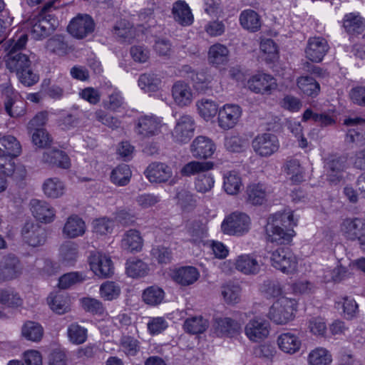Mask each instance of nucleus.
I'll return each mask as SVG.
<instances>
[{"label":"nucleus","mask_w":365,"mask_h":365,"mask_svg":"<svg viewBox=\"0 0 365 365\" xmlns=\"http://www.w3.org/2000/svg\"><path fill=\"white\" fill-rule=\"evenodd\" d=\"M291 225H296L291 212H277L269 216L265 226L268 241L278 245L289 243L292 240V235L284 228Z\"/></svg>","instance_id":"1"},{"label":"nucleus","mask_w":365,"mask_h":365,"mask_svg":"<svg viewBox=\"0 0 365 365\" xmlns=\"http://www.w3.org/2000/svg\"><path fill=\"white\" fill-rule=\"evenodd\" d=\"M28 40L27 35H21L17 40L10 39L7 41L6 49L8 51L6 59V68L16 75L26 71L31 66V61L28 55L23 53Z\"/></svg>","instance_id":"2"},{"label":"nucleus","mask_w":365,"mask_h":365,"mask_svg":"<svg viewBox=\"0 0 365 365\" xmlns=\"http://www.w3.org/2000/svg\"><path fill=\"white\" fill-rule=\"evenodd\" d=\"M54 1L46 3L38 15L30 19L31 33L35 39H40L46 37L51 31L54 30L56 20L51 14L54 7Z\"/></svg>","instance_id":"3"},{"label":"nucleus","mask_w":365,"mask_h":365,"mask_svg":"<svg viewBox=\"0 0 365 365\" xmlns=\"http://www.w3.org/2000/svg\"><path fill=\"white\" fill-rule=\"evenodd\" d=\"M295 299L281 297L270 307L268 316L271 320L277 324H285L294 318V311L296 310Z\"/></svg>","instance_id":"4"},{"label":"nucleus","mask_w":365,"mask_h":365,"mask_svg":"<svg viewBox=\"0 0 365 365\" xmlns=\"http://www.w3.org/2000/svg\"><path fill=\"white\" fill-rule=\"evenodd\" d=\"M270 260L274 268L287 274L294 271L297 264V257L287 247H280L274 250Z\"/></svg>","instance_id":"5"},{"label":"nucleus","mask_w":365,"mask_h":365,"mask_svg":"<svg viewBox=\"0 0 365 365\" xmlns=\"http://www.w3.org/2000/svg\"><path fill=\"white\" fill-rule=\"evenodd\" d=\"M250 218L243 212H235L227 216L222 223V230L230 235H242L250 230Z\"/></svg>","instance_id":"6"},{"label":"nucleus","mask_w":365,"mask_h":365,"mask_svg":"<svg viewBox=\"0 0 365 365\" xmlns=\"http://www.w3.org/2000/svg\"><path fill=\"white\" fill-rule=\"evenodd\" d=\"M21 236L24 243L34 247L44 245L47 237L45 228L34 221H27L24 224Z\"/></svg>","instance_id":"7"},{"label":"nucleus","mask_w":365,"mask_h":365,"mask_svg":"<svg viewBox=\"0 0 365 365\" xmlns=\"http://www.w3.org/2000/svg\"><path fill=\"white\" fill-rule=\"evenodd\" d=\"M254 151L262 157H269L276 153L279 148L277 137L272 133L257 135L252 142Z\"/></svg>","instance_id":"8"},{"label":"nucleus","mask_w":365,"mask_h":365,"mask_svg":"<svg viewBox=\"0 0 365 365\" xmlns=\"http://www.w3.org/2000/svg\"><path fill=\"white\" fill-rule=\"evenodd\" d=\"M247 87L255 93L270 95L277 89V83L273 76L262 73L252 76L247 81Z\"/></svg>","instance_id":"9"},{"label":"nucleus","mask_w":365,"mask_h":365,"mask_svg":"<svg viewBox=\"0 0 365 365\" xmlns=\"http://www.w3.org/2000/svg\"><path fill=\"white\" fill-rule=\"evenodd\" d=\"M95 23L88 14H79L73 19L68 26V32L74 37L82 39L93 32Z\"/></svg>","instance_id":"10"},{"label":"nucleus","mask_w":365,"mask_h":365,"mask_svg":"<svg viewBox=\"0 0 365 365\" xmlns=\"http://www.w3.org/2000/svg\"><path fill=\"white\" fill-rule=\"evenodd\" d=\"M269 322L262 318L255 317L250 319L245 327L247 338L252 341H259L267 337L269 333Z\"/></svg>","instance_id":"11"},{"label":"nucleus","mask_w":365,"mask_h":365,"mask_svg":"<svg viewBox=\"0 0 365 365\" xmlns=\"http://www.w3.org/2000/svg\"><path fill=\"white\" fill-rule=\"evenodd\" d=\"M329 49L327 40L322 37H311L305 48L306 57L312 62H320Z\"/></svg>","instance_id":"12"},{"label":"nucleus","mask_w":365,"mask_h":365,"mask_svg":"<svg viewBox=\"0 0 365 365\" xmlns=\"http://www.w3.org/2000/svg\"><path fill=\"white\" fill-rule=\"evenodd\" d=\"M195 121L189 115H182L178 120L173 132V136L177 142L187 143L193 136Z\"/></svg>","instance_id":"13"},{"label":"nucleus","mask_w":365,"mask_h":365,"mask_svg":"<svg viewBox=\"0 0 365 365\" xmlns=\"http://www.w3.org/2000/svg\"><path fill=\"white\" fill-rule=\"evenodd\" d=\"M48 112L41 111L28 123L27 130L31 135V139L34 144H40L42 145L43 141L40 140L39 136H48V131L43 128L48 120Z\"/></svg>","instance_id":"14"},{"label":"nucleus","mask_w":365,"mask_h":365,"mask_svg":"<svg viewBox=\"0 0 365 365\" xmlns=\"http://www.w3.org/2000/svg\"><path fill=\"white\" fill-rule=\"evenodd\" d=\"M89 264L94 274L100 277H109L113 274L111 259L101 253H93L89 257Z\"/></svg>","instance_id":"15"},{"label":"nucleus","mask_w":365,"mask_h":365,"mask_svg":"<svg viewBox=\"0 0 365 365\" xmlns=\"http://www.w3.org/2000/svg\"><path fill=\"white\" fill-rule=\"evenodd\" d=\"M29 205L31 213L37 220L43 223H50L54 220L56 210L48 202L32 199Z\"/></svg>","instance_id":"16"},{"label":"nucleus","mask_w":365,"mask_h":365,"mask_svg":"<svg viewBox=\"0 0 365 365\" xmlns=\"http://www.w3.org/2000/svg\"><path fill=\"white\" fill-rule=\"evenodd\" d=\"M160 120L150 115H144L139 118L137 120L135 131L143 138H150L160 133Z\"/></svg>","instance_id":"17"},{"label":"nucleus","mask_w":365,"mask_h":365,"mask_svg":"<svg viewBox=\"0 0 365 365\" xmlns=\"http://www.w3.org/2000/svg\"><path fill=\"white\" fill-rule=\"evenodd\" d=\"M242 110L239 106L227 104L218 112V123L220 127L225 130L232 128L238 122Z\"/></svg>","instance_id":"18"},{"label":"nucleus","mask_w":365,"mask_h":365,"mask_svg":"<svg viewBox=\"0 0 365 365\" xmlns=\"http://www.w3.org/2000/svg\"><path fill=\"white\" fill-rule=\"evenodd\" d=\"M213 328L218 336L232 337L240 334L241 324L230 317H216L214 319Z\"/></svg>","instance_id":"19"},{"label":"nucleus","mask_w":365,"mask_h":365,"mask_svg":"<svg viewBox=\"0 0 365 365\" xmlns=\"http://www.w3.org/2000/svg\"><path fill=\"white\" fill-rule=\"evenodd\" d=\"M215 145L210 138L205 136L197 137L190 145V151L195 158L207 159L215 151Z\"/></svg>","instance_id":"20"},{"label":"nucleus","mask_w":365,"mask_h":365,"mask_svg":"<svg viewBox=\"0 0 365 365\" xmlns=\"http://www.w3.org/2000/svg\"><path fill=\"white\" fill-rule=\"evenodd\" d=\"M145 174L150 182L161 183L167 182L172 177L173 172L166 164L155 162L148 165Z\"/></svg>","instance_id":"21"},{"label":"nucleus","mask_w":365,"mask_h":365,"mask_svg":"<svg viewBox=\"0 0 365 365\" xmlns=\"http://www.w3.org/2000/svg\"><path fill=\"white\" fill-rule=\"evenodd\" d=\"M21 274L19 259L14 255L4 256L0 262V278L10 280L16 278Z\"/></svg>","instance_id":"22"},{"label":"nucleus","mask_w":365,"mask_h":365,"mask_svg":"<svg viewBox=\"0 0 365 365\" xmlns=\"http://www.w3.org/2000/svg\"><path fill=\"white\" fill-rule=\"evenodd\" d=\"M42 162L50 167L68 169L71 166L68 155L58 149H48L43 152Z\"/></svg>","instance_id":"23"},{"label":"nucleus","mask_w":365,"mask_h":365,"mask_svg":"<svg viewBox=\"0 0 365 365\" xmlns=\"http://www.w3.org/2000/svg\"><path fill=\"white\" fill-rule=\"evenodd\" d=\"M364 220L358 217L345 219L341 224L343 235L350 240L359 241L364 235Z\"/></svg>","instance_id":"24"},{"label":"nucleus","mask_w":365,"mask_h":365,"mask_svg":"<svg viewBox=\"0 0 365 365\" xmlns=\"http://www.w3.org/2000/svg\"><path fill=\"white\" fill-rule=\"evenodd\" d=\"M172 96L174 102L180 107L189 106L193 98L192 89L184 81H178L172 87Z\"/></svg>","instance_id":"25"},{"label":"nucleus","mask_w":365,"mask_h":365,"mask_svg":"<svg viewBox=\"0 0 365 365\" xmlns=\"http://www.w3.org/2000/svg\"><path fill=\"white\" fill-rule=\"evenodd\" d=\"M230 51L227 47L221 43L212 45L208 50V63L214 67L220 68L225 66L229 61Z\"/></svg>","instance_id":"26"},{"label":"nucleus","mask_w":365,"mask_h":365,"mask_svg":"<svg viewBox=\"0 0 365 365\" xmlns=\"http://www.w3.org/2000/svg\"><path fill=\"white\" fill-rule=\"evenodd\" d=\"M277 341L279 349L289 354L299 351L302 345L299 338L291 332L282 333L277 337Z\"/></svg>","instance_id":"27"},{"label":"nucleus","mask_w":365,"mask_h":365,"mask_svg":"<svg viewBox=\"0 0 365 365\" xmlns=\"http://www.w3.org/2000/svg\"><path fill=\"white\" fill-rule=\"evenodd\" d=\"M172 14L175 21L182 26H190L193 22L191 10L184 1H177L173 4Z\"/></svg>","instance_id":"28"},{"label":"nucleus","mask_w":365,"mask_h":365,"mask_svg":"<svg viewBox=\"0 0 365 365\" xmlns=\"http://www.w3.org/2000/svg\"><path fill=\"white\" fill-rule=\"evenodd\" d=\"M85 232V222L76 215H73L67 219L63 229V233L68 238L82 236Z\"/></svg>","instance_id":"29"},{"label":"nucleus","mask_w":365,"mask_h":365,"mask_svg":"<svg viewBox=\"0 0 365 365\" xmlns=\"http://www.w3.org/2000/svg\"><path fill=\"white\" fill-rule=\"evenodd\" d=\"M199 272L194 267H182L173 274V280L182 286H189L195 283L199 278Z\"/></svg>","instance_id":"30"},{"label":"nucleus","mask_w":365,"mask_h":365,"mask_svg":"<svg viewBox=\"0 0 365 365\" xmlns=\"http://www.w3.org/2000/svg\"><path fill=\"white\" fill-rule=\"evenodd\" d=\"M235 267L245 274H256L261 268L257 258L250 255L239 256L235 262Z\"/></svg>","instance_id":"31"},{"label":"nucleus","mask_w":365,"mask_h":365,"mask_svg":"<svg viewBox=\"0 0 365 365\" xmlns=\"http://www.w3.org/2000/svg\"><path fill=\"white\" fill-rule=\"evenodd\" d=\"M343 26L349 35L357 36L365 30V21L359 14L350 13L345 15Z\"/></svg>","instance_id":"32"},{"label":"nucleus","mask_w":365,"mask_h":365,"mask_svg":"<svg viewBox=\"0 0 365 365\" xmlns=\"http://www.w3.org/2000/svg\"><path fill=\"white\" fill-rule=\"evenodd\" d=\"M47 300L50 308L58 314H65L70 310L69 299L64 292L51 293Z\"/></svg>","instance_id":"33"},{"label":"nucleus","mask_w":365,"mask_h":365,"mask_svg":"<svg viewBox=\"0 0 365 365\" xmlns=\"http://www.w3.org/2000/svg\"><path fill=\"white\" fill-rule=\"evenodd\" d=\"M246 200L253 205H261L267 200L266 187L261 183H253L247 187Z\"/></svg>","instance_id":"34"},{"label":"nucleus","mask_w":365,"mask_h":365,"mask_svg":"<svg viewBox=\"0 0 365 365\" xmlns=\"http://www.w3.org/2000/svg\"><path fill=\"white\" fill-rule=\"evenodd\" d=\"M346 158L343 156L332 155L325 159L324 168L329 176L335 177L337 180L341 178V173L344 170Z\"/></svg>","instance_id":"35"},{"label":"nucleus","mask_w":365,"mask_h":365,"mask_svg":"<svg viewBox=\"0 0 365 365\" xmlns=\"http://www.w3.org/2000/svg\"><path fill=\"white\" fill-rule=\"evenodd\" d=\"M21 152V146L16 138L12 135L0 138V154L10 157H17Z\"/></svg>","instance_id":"36"},{"label":"nucleus","mask_w":365,"mask_h":365,"mask_svg":"<svg viewBox=\"0 0 365 365\" xmlns=\"http://www.w3.org/2000/svg\"><path fill=\"white\" fill-rule=\"evenodd\" d=\"M121 246L130 252L140 251L143 247V239L140 232L136 230L127 231L121 241Z\"/></svg>","instance_id":"37"},{"label":"nucleus","mask_w":365,"mask_h":365,"mask_svg":"<svg viewBox=\"0 0 365 365\" xmlns=\"http://www.w3.org/2000/svg\"><path fill=\"white\" fill-rule=\"evenodd\" d=\"M240 21L244 29L252 32L257 31L261 27L259 16L251 9L245 10L241 13Z\"/></svg>","instance_id":"38"},{"label":"nucleus","mask_w":365,"mask_h":365,"mask_svg":"<svg viewBox=\"0 0 365 365\" xmlns=\"http://www.w3.org/2000/svg\"><path fill=\"white\" fill-rule=\"evenodd\" d=\"M21 334L27 340L38 342L43 337V329L38 322L27 321L21 328Z\"/></svg>","instance_id":"39"},{"label":"nucleus","mask_w":365,"mask_h":365,"mask_svg":"<svg viewBox=\"0 0 365 365\" xmlns=\"http://www.w3.org/2000/svg\"><path fill=\"white\" fill-rule=\"evenodd\" d=\"M208 327V320L201 316L187 318L183 324L185 331L191 334H202Z\"/></svg>","instance_id":"40"},{"label":"nucleus","mask_w":365,"mask_h":365,"mask_svg":"<svg viewBox=\"0 0 365 365\" xmlns=\"http://www.w3.org/2000/svg\"><path fill=\"white\" fill-rule=\"evenodd\" d=\"M65 190V186L58 178H51L45 180L43 184V190L44 194L50 198H57L61 197Z\"/></svg>","instance_id":"41"},{"label":"nucleus","mask_w":365,"mask_h":365,"mask_svg":"<svg viewBox=\"0 0 365 365\" xmlns=\"http://www.w3.org/2000/svg\"><path fill=\"white\" fill-rule=\"evenodd\" d=\"M213 168L211 162L191 161L185 164L181 169L182 176L190 177L194 175H201L200 173L208 171Z\"/></svg>","instance_id":"42"},{"label":"nucleus","mask_w":365,"mask_h":365,"mask_svg":"<svg viewBox=\"0 0 365 365\" xmlns=\"http://www.w3.org/2000/svg\"><path fill=\"white\" fill-rule=\"evenodd\" d=\"M165 297L163 289L158 286L153 285L146 288L142 294L143 302L151 306L160 304Z\"/></svg>","instance_id":"43"},{"label":"nucleus","mask_w":365,"mask_h":365,"mask_svg":"<svg viewBox=\"0 0 365 365\" xmlns=\"http://www.w3.org/2000/svg\"><path fill=\"white\" fill-rule=\"evenodd\" d=\"M299 88L307 96L315 97L320 91L319 83L312 77L302 76L297 80Z\"/></svg>","instance_id":"44"},{"label":"nucleus","mask_w":365,"mask_h":365,"mask_svg":"<svg viewBox=\"0 0 365 365\" xmlns=\"http://www.w3.org/2000/svg\"><path fill=\"white\" fill-rule=\"evenodd\" d=\"M131 175L132 173L129 166L121 164L111 172L110 180L118 186H125L130 182Z\"/></svg>","instance_id":"45"},{"label":"nucleus","mask_w":365,"mask_h":365,"mask_svg":"<svg viewBox=\"0 0 365 365\" xmlns=\"http://www.w3.org/2000/svg\"><path fill=\"white\" fill-rule=\"evenodd\" d=\"M313 120L320 126L326 127L336 123V116L327 113H314L311 109H307L303 115L304 120Z\"/></svg>","instance_id":"46"},{"label":"nucleus","mask_w":365,"mask_h":365,"mask_svg":"<svg viewBox=\"0 0 365 365\" xmlns=\"http://www.w3.org/2000/svg\"><path fill=\"white\" fill-rule=\"evenodd\" d=\"M126 273L133 278L142 277L145 276L148 272V265L138 259H130L126 262Z\"/></svg>","instance_id":"47"},{"label":"nucleus","mask_w":365,"mask_h":365,"mask_svg":"<svg viewBox=\"0 0 365 365\" xmlns=\"http://www.w3.org/2000/svg\"><path fill=\"white\" fill-rule=\"evenodd\" d=\"M78 245L74 242H68L60 248V256L65 265H73L78 258Z\"/></svg>","instance_id":"48"},{"label":"nucleus","mask_w":365,"mask_h":365,"mask_svg":"<svg viewBox=\"0 0 365 365\" xmlns=\"http://www.w3.org/2000/svg\"><path fill=\"white\" fill-rule=\"evenodd\" d=\"M112 32L116 38L122 41H130V39L134 38V29L125 20L118 21L114 25Z\"/></svg>","instance_id":"49"},{"label":"nucleus","mask_w":365,"mask_h":365,"mask_svg":"<svg viewBox=\"0 0 365 365\" xmlns=\"http://www.w3.org/2000/svg\"><path fill=\"white\" fill-rule=\"evenodd\" d=\"M331 361V355L324 348L312 351L308 356L309 365H329Z\"/></svg>","instance_id":"50"},{"label":"nucleus","mask_w":365,"mask_h":365,"mask_svg":"<svg viewBox=\"0 0 365 365\" xmlns=\"http://www.w3.org/2000/svg\"><path fill=\"white\" fill-rule=\"evenodd\" d=\"M161 81L157 75L151 73H143L140 76L138 86L147 92H153L158 89Z\"/></svg>","instance_id":"51"},{"label":"nucleus","mask_w":365,"mask_h":365,"mask_svg":"<svg viewBox=\"0 0 365 365\" xmlns=\"http://www.w3.org/2000/svg\"><path fill=\"white\" fill-rule=\"evenodd\" d=\"M67 334L70 341L74 344H81L87 339V329L77 323L68 326Z\"/></svg>","instance_id":"52"},{"label":"nucleus","mask_w":365,"mask_h":365,"mask_svg":"<svg viewBox=\"0 0 365 365\" xmlns=\"http://www.w3.org/2000/svg\"><path fill=\"white\" fill-rule=\"evenodd\" d=\"M197 107L200 115L207 120L215 116L219 112L216 103L209 99L203 98L197 101Z\"/></svg>","instance_id":"53"},{"label":"nucleus","mask_w":365,"mask_h":365,"mask_svg":"<svg viewBox=\"0 0 365 365\" xmlns=\"http://www.w3.org/2000/svg\"><path fill=\"white\" fill-rule=\"evenodd\" d=\"M242 185L241 178L235 172H230L225 176L224 188L227 194H237L240 192Z\"/></svg>","instance_id":"54"},{"label":"nucleus","mask_w":365,"mask_h":365,"mask_svg":"<svg viewBox=\"0 0 365 365\" xmlns=\"http://www.w3.org/2000/svg\"><path fill=\"white\" fill-rule=\"evenodd\" d=\"M284 170L288 175H291V180L294 182H300L303 180V172L299 160L290 159L286 162Z\"/></svg>","instance_id":"55"},{"label":"nucleus","mask_w":365,"mask_h":365,"mask_svg":"<svg viewBox=\"0 0 365 365\" xmlns=\"http://www.w3.org/2000/svg\"><path fill=\"white\" fill-rule=\"evenodd\" d=\"M46 47L51 53L63 55L66 53L68 45L61 36H55L47 41Z\"/></svg>","instance_id":"56"},{"label":"nucleus","mask_w":365,"mask_h":365,"mask_svg":"<svg viewBox=\"0 0 365 365\" xmlns=\"http://www.w3.org/2000/svg\"><path fill=\"white\" fill-rule=\"evenodd\" d=\"M187 229L193 242L203 238L206 234V227L201 220H195L190 222Z\"/></svg>","instance_id":"57"},{"label":"nucleus","mask_w":365,"mask_h":365,"mask_svg":"<svg viewBox=\"0 0 365 365\" xmlns=\"http://www.w3.org/2000/svg\"><path fill=\"white\" fill-rule=\"evenodd\" d=\"M240 287L235 284H226L222 287V296L227 304H236L240 300Z\"/></svg>","instance_id":"58"},{"label":"nucleus","mask_w":365,"mask_h":365,"mask_svg":"<svg viewBox=\"0 0 365 365\" xmlns=\"http://www.w3.org/2000/svg\"><path fill=\"white\" fill-rule=\"evenodd\" d=\"M176 198L178 200V205L183 210L192 208L195 206L196 200L193 194L186 189L182 188L178 190L176 194Z\"/></svg>","instance_id":"59"},{"label":"nucleus","mask_w":365,"mask_h":365,"mask_svg":"<svg viewBox=\"0 0 365 365\" xmlns=\"http://www.w3.org/2000/svg\"><path fill=\"white\" fill-rule=\"evenodd\" d=\"M94 117L98 121L112 129L119 128L121 124L120 120L117 118L101 109L95 112Z\"/></svg>","instance_id":"60"},{"label":"nucleus","mask_w":365,"mask_h":365,"mask_svg":"<svg viewBox=\"0 0 365 365\" xmlns=\"http://www.w3.org/2000/svg\"><path fill=\"white\" fill-rule=\"evenodd\" d=\"M120 344L127 356H135L140 350L139 341L130 336H123L120 339Z\"/></svg>","instance_id":"61"},{"label":"nucleus","mask_w":365,"mask_h":365,"mask_svg":"<svg viewBox=\"0 0 365 365\" xmlns=\"http://www.w3.org/2000/svg\"><path fill=\"white\" fill-rule=\"evenodd\" d=\"M214 179L208 174L199 175L195 180V187L198 192L205 193L211 190L214 186Z\"/></svg>","instance_id":"62"},{"label":"nucleus","mask_w":365,"mask_h":365,"mask_svg":"<svg viewBox=\"0 0 365 365\" xmlns=\"http://www.w3.org/2000/svg\"><path fill=\"white\" fill-rule=\"evenodd\" d=\"M151 255L158 263L168 264L170 262L173 255L170 248L158 245L153 247Z\"/></svg>","instance_id":"63"},{"label":"nucleus","mask_w":365,"mask_h":365,"mask_svg":"<svg viewBox=\"0 0 365 365\" xmlns=\"http://www.w3.org/2000/svg\"><path fill=\"white\" fill-rule=\"evenodd\" d=\"M101 295L106 300H112L117 298L120 293V287L113 282H107L103 283L100 288Z\"/></svg>","instance_id":"64"}]
</instances>
